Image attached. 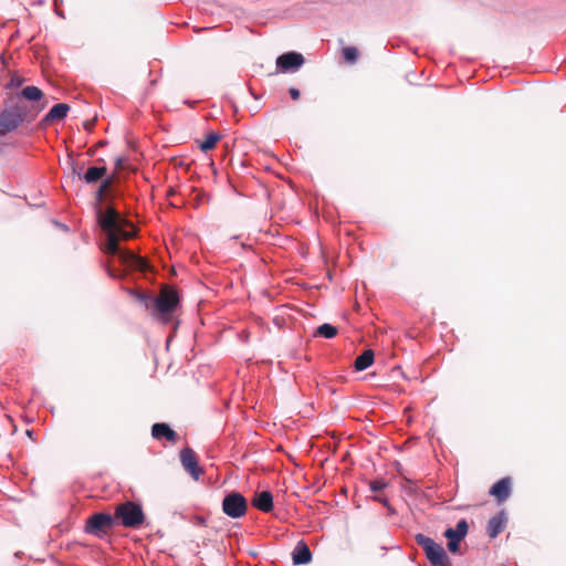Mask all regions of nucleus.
Segmentation results:
<instances>
[{
	"label": "nucleus",
	"instance_id": "28",
	"mask_svg": "<svg viewBox=\"0 0 566 566\" xmlns=\"http://www.w3.org/2000/svg\"><path fill=\"white\" fill-rule=\"evenodd\" d=\"M460 543H461V541L448 539V544H447L448 549L451 553H458L460 549Z\"/></svg>",
	"mask_w": 566,
	"mask_h": 566
},
{
	"label": "nucleus",
	"instance_id": "32",
	"mask_svg": "<svg viewBox=\"0 0 566 566\" xmlns=\"http://www.w3.org/2000/svg\"><path fill=\"white\" fill-rule=\"evenodd\" d=\"M122 164V158L116 159V166H119Z\"/></svg>",
	"mask_w": 566,
	"mask_h": 566
},
{
	"label": "nucleus",
	"instance_id": "27",
	"mask_svg": "<svg viewBox=\"0 0 566 566\" xmlns=\"http://www.w3.org/2000/svg\"><path fill=\"white\" fill-rule=\"evenodd\" d=\"M23 78L19 76H13L10 82L6 85L7 88H18L22 85Z\"/></svg>",
	"mask_w": 566,
	"mask_h": 566
},
{
	"label": "nucleus",
	"instance_id": "20",
	"mask_svg": "<svg viewBox=\"0 0 566 566\" xmlns=\"http://www.w3.org/2000/svg\"><path fill=\"white\" fill-rule=\"evenodd\" d=\"M221 136L217 133H210L207 135L206 139L201 143L200 149L202 151H208L214 148L216 144L220 140Z\"/></svg>",
	"mask_w": 566,
	"mask_h": 566
},
{
	"label": "nucleus",
	"instance_id": "16",
	"mask_svg": "<svg viewBox=\"0 0 566 566\" xmlns=\"http://www.w3.org/2000/svg\"><path fill=\"white\" fill-rule=\"evenodd\" d=\"M70 106L65 103L55 104L49 113L43 117L42 122L48 124L66 117Z\"/></svg>",
	"mask_w": 566,
	"mask_h": 566
},
{
	"label": "nucleus",
	"instance_id": "25",
	"mask_svg": "<svg viewBox=\"0 0 566 566\" xmlns=\"http://www.w3.org/2000/svg\"><path fill=\"white\" fill-rule=\"evenodd\" d=\"M444 537L448 539H455V541H462L463 537L460 536L452 527H449L443 533Z\"/></svg>",
	"mask_w": 566,
	"mask_h": 566
},
{
	"label": "nucleus",
	"instance_id": "13",
	"mask_svg": "<svg viewBox=\"0 0 566 566\" xmlns=\"http://www.w3.org/2000/svg\"><path fill=\"white\" fill-rule=\"evenodd\" d=\"M151 436L155 440H167L175 442L177 433L165 422L154 423L151 427Z\"/></svg>",
	"mask_w": 566,
	"mask_h": 566
},
{
	"label": "nucleus",
	"instance_id": "7",
	"mask_svg": "<svg viewBox=\"0 0 566 566\" xmlns=\"http://www.w3.org/2000/svg\"><path fill=\"white\" fill-rule=\"evenodd\" d=\"M248 503L245 497L235 491L228 493L222 500V511L231 518H240L245 515Z\"/></svg>",
	"mask_w": 566,
	"mask_h": 566
},
{
	"label": "nucleus",
	"instance_id": "1",
	"mask_svg": "<svg viewBox=\"0 0 566 566\" xmlns=\"http://www.w3.org/2000/svg\"><path fill=\"white\" fill-rule=\"evenodd\" d=\"M97 221L106 237L103 251L106 254L116 255L122 264L132 270L144 271L147 266L146 261L134 252L119 247L120 240H128L134 237L135 228L132 223L112 207L104 211L99 210Z\"/></svg>",
	"mask_w": 566,
	"mask_h": 566
},
{
	"label": "nucleus",
	"instance_id": "29",
	"mask_svg": "<svg viewBox=\"0 0 566 566\" xmlns=\"http://www.w3.org/2000/svg\"><path fill=\"white\" fill-rule=\"evenodd\" d=\"M289 93H290V96H291L292 99H298L300 98L301 93H300V90H297L296 87H291L289 90Z\"/></svg>",
	"mask_w": 566,
	"mask_h": 566
},
{
	"label": "nucleus",
	"instance_id": "26",
	"mask_svg": "<svg viewBox=\"0 0 566 566\" xmlns=\"http://www.w3.org/2000/svg\"><path fill=\"white\" fill-rule=\"evenodd\" d=\"M72 172L73 175L77 176L78 179L83 180V174L85 172L84 165L72 163Z\"/></svg>",
	"mask_w": 566,
	"mask_h": 566
},
{
	"label": "nucleus",
	"instance_id": "15",
	"mask_svg": "<svg viewBox=\"0 0 566 566\" xmlns=\"http://www.w3.org/2000/svg\"><path fill=\"white\" fill-rule=\"evenodd\" d=\"M292 560L294 565H306L312 560V553L304 541L297 542L292 553Z\"/></svg>",
	"mask_w": 566,
	"mask_h": 566
},
{
	"label": "nucleus",
	"instance_id": "21",
	"mask_svg": "<svg viewBox=\"0 0 566 566\" xmlns=\"http://www.w3.org/2000/svg\"><path fill=\"white\" fill-rule=\"evenodd\" d=\"M342 53L343 57L349 63H355L358 59V50L355 46H346Z\"/></svg>",
	"mask_w": 566,
	"mask_h": 566
},
{
	"label": "nucleus",
	"instance_id": "14",
	"mask_svg": "<svg viewBox=\"0 0 566 566\" xmlns=\"http://www.w3.org/2000/svg\"><path fill=\"white\" fill-rule=\"evenodd\" d=\"M252 505L261 512L269 513L273 510V495L270 491H261L254 494Z\"/></svg>",
	"mask_w": 566,
	"mask_h": 566
},
{
	"label": "nucleus",
	"instance_id": "19",
	"mask_svg": "<svg viewBox=\"0 0 566 566\" xmlns=\"http://www.w3.org/2000/svg\"><path fill=\"white\" fill-rule=\"evenodd\" d=\"M315 335L329 339L337 335V328L332 324L324 323L317 327Z\"/></svg>",
	"mask_w": 566,
	"mask_h": 566
},
{
	"label": "nucleus",
	"instance_id": "6",
	"mask_svg": "<svg viewBox=\"0 0 566 566\" xmlns=\"http://www.w3.org/2000/svg\"><path fill=\"white\" fill-rule=\"evenodd\" d=\"M115 524V518L107 513H95L86 520L85 533L102 538Z\"/></svg>",
	"mask_w": 566,
	"mask_h": 566
},
{
	"label": "nucleus",
	"instance_id": "2",
	"mask_svg": "<svg viewBox=\"0 0 566 566\" xmlns=\"http://www.w3.org/2000/svg\"><path fill=\"white\" fill-rule=\"evenodd\" d=\"M43 108V105L12 101L0 111V137L15 132L24 123H32Z\"/></svg>",
	"mask_w": 566,
	"mask_h": 566
},
{
	"label": "nucleus",
	"instance_id": "4",
	"mask_svg": "<svg viewBox=\"0 0 566 566\" xmlns=\"http://www.w3.org/2000/svg\"><path fill=\"white\" fill-rule=\"evenodd\" d=\"M115 523L118 522L124 527L139 528L145 521V514L140 504L126 501L116 506L114 512Z\"/></svg>",
	"mask_w": 566,
	"mask_h": 566
},
{
	"label": "nucleus",
	"instance_id": "5",
	"mask_svg": "<svg viewBox=\"0 0 566 566\" xmlns=\"http://www.w3.org/2000/svg\"><path fill=\"white\" fill-rule=\"evenodd\" d=\"M415 541L423 549L432 566H450L449 557L440 544L421 533L415 536Z\"/></svg>",
	"mask_w": 566,
	"mask_h": 566
},
{
	"label": "nucleus",
	"instance_id": "11",
	"mask_svg": "<svg viewBox=\"0 0 566 566\" xmlns=\"http://www.w3.org/2000/svg\"><path fill=\"white\" fill-rule=\"evenodd\" d=\"M507 523V515L505 511H500L494 516H492L486 526V533L491 538H495L500 533H502Z\"/></svg>",
	"mask_w": 566,
	"mask_h": 566
},
{
	"label": "nucleus",
	"instance_id": "24",
	"mask_svg": "<svg viewBox=\"0 0 566 566\" xmlns=\"http://www.w3.org/2000/svg\"><path fill=\"white\" fill-rule=\"evenodd\" d=\"M387 486V482L384 479H376L369 482V489L373 492L382 491Z\"/></svg>",
	"mask_w": 566,
	"mask_h": 566
},
{
	"label": "nucleus",
	"instance_id": "33",
	"mask_svg": "<svg viewBox=\"0 0 566 566\" xmlns=\"http://www.w3.org/2000/svg\"><path fill=\"white\" fill-rule=\"evenodd\" d=\"M55 4L57 3V0H54Z\"/></svg>",
	"mask_w": 566,
	"mask_h": 566
},
{
	"label": "nucleus",
	"instance_id": "22",
	"mask_svg": "<svg viewBox=\"0 0 566 566\" xmlns=\"http://www.w3.org/2000/svg\"><path fill=\"white\" fill-rule=\"evenodd\" d=\"M101 181L102 182H101V185H99V187H98V189L96 191L97 200H102L103 199L105 192L108 190V188L112 185V178H109V177H107L105 179L103 178Z\"/></svg>",
	"mask_w": 566,
	"mask_h": 566
},
{
	"label": "nucleus",
	"instance_id": "12",
	"mask_svg": "<svg viewBox=\"0 0 566 566\" xmlns=\"http://www.w3.org/2000/svg\"><path fill=\"white\" fill-rule=\"evenodd\" d=\"M490 494L493 495L499 503L506 501L511 495L510 478H503L494 483L490 490Z\"/></svg>",
	"mask_w": 566,
	"mask_h": 566
},
{
	"label": "nucleus",
	"instance_id": "3",
	"mask_svg": "<svg viewBox=\"0 0 566 566\" xmlns=\"http://www.w3.org/2000/svg\"><path fill=\"white\" fill-rule=\"evenodd\" d=\"M134 295L140 302L145 303L146 307H153L157 317L165 324L170 322V316L179 304L178 292L169 286L164 287L156 297L143 292H136Z\"/></svg>",
	"mask_w": 566,
	"mask_h": 566
},
{
	"label": "nucleus",
	"instance_id": "23",
	"mask_svg": "<svg viewBox=\"0 0 566 566\" xmlns=\"http://www.w3.org/2000/svg\"><path fill=\"white\" fill-rule=\"evenodd\" d=\"M453 530H454V532H457L460 536H462L464 538L469 531V524H468L467 520L461 518L460 521H458V523Z\"/></svg>",
	"mask_w": 566,
	"mask_h": 566
},
{
	"label": "nucleus",
	"instance_id": "31",
	"mask_svg": "<svg viewBox=\"0 0 566 566\" xmlns=\"http://www.w3.org/2000/svg\"><path fill=\"white\" fill-rule=\"evenodd\" d=\"M375 501L381 503L384 506L390 509V504H389V501L387 497H384V496H375L374 497Z\"/></svg>",
	"mask_w": 566,
	"mask_h": 566
},
{
	"label": "nucleus",
	"instance_id": "8",
	"mask_svg": "<svg viewBox=\"0 0 566 566\" xmlns=\"http://www.w3.org/2000/svg\"><path fill=\"white\" fill-rule=\"evenodd\" d=\"M304 64V57L298 52H286L276 59V67L282 73L296 72Z\"/></svg>",
	"mask_w": 566,
	"mask_h": 566
},
{
	"label": "nucleus",
	"instance_id": "9",
	"mask_svg": "<svg viewBox=\"0 0 566 566\" xmlns=\"http://www.w3.org/2000/svg\"><path fill=\"white\" fill-rule=\"evenodd\" d=\"M180 461L184 469L193 478V480L198 481L202 474V470L199 468L193 450L190 448L182 449L180 452Z\"/></svg>",
	"mask_w": 566,
	"mask_h": 566
},
{
	"label": "nucleus",
	"instance_id": "30",
	"mask_svg": "<svg viewBox=\"0 0 566 566\" xmlns=\"http://www.w3.org/2000/svg\"><path fill=\"white\" fill-rule=\"evenodd\" d=\"M107 273L113 279H122L124 276V274L117 272L116 270L109 269V268L107 269Z\"/></svg>",
	"mask_w": 566,
	"mask_h": 566
},
{
	"label": "nucleus",
	"instance_id": "18",
	"mask_svg": "<svg viewBox=\"0 0 566 566\" xmlns=\"http://www.w3.org/2000/svg\"><path fill=\"white\" fill-rule=\"evenodd\" d=\"M374 352L371 349L364 350L354 361V367L358 371L367 369L374 363Z\"/></svg>",
	"mask_w": 566,
	"mask_h": 566
},
{
	"label": "nucleus",
	"instance_id": "17",
	"mask_svg": "<svg viewBox=\"0 0 566 566\" xmlns=\"http://www.w3.org/2000/svg\"><path fill=\"white\" fill-rule=\"evenodd\" d=\"M107 169L105 166H92L83 174V180L88 184H96L106 176Z\"/></svg>",
	"mask_w": 566,
	"mask_h": 566
},
{
	"label": "nucleus",
	"instance_id": "10",
	"mask_svg": "<svg viewBox=\"0 0 566 566\" xmlns=\"http://www.w3.org/2000/svg\"><path fill=\"white\" fill-rule=\"evenodd\" d=\"M43 96L44 94L39 87L30 85L17 93L15 101H23L27 104L43 105L45 107V104L40 103Z\"/></svg>",
	"mask_w": 566,
	"mask_h": 566
}]
</instances>
